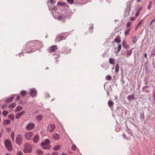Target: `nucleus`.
<instances>
[{"label": "nucleus", "mask_w": 155, "mask_h": 155, "mask_svg": "<svg viewBox=\"0 0 155 155\" xmlns=\"http://www.w3.org/2000/svg\"><path fill=\"white\" fill-rule=\"evenodd\" d=\"M32 46V47H35V49L41 48L42 44L41 42L38 41H33L28 42L27 43V48L28 49V47Z\"/></svg>", "instance_id": "f257e3e1"}, {"label": "nucleus", "mask_w": 155, "mask_h": 155, "mask_svg": "<svg viewBox=\"0 0 155 155\" xmlns=\"http://www.w3.org/2000/svg\"><path fill=\"white\" fill-rule=\"evenodd\" d=\"M50 143V140H49L46 139L45 140V142L41 143V146L44 149H49L51 148Z\"/></svg>", "instance_id": "f03ea898"}, {"label": "nucleus", "mask_w": 155, "mask_h": 155, "mask_svg": "<svg viewBox=\"0 0 155 155\" xmlns=\"http://www.w3.org/2000/svg\"><path fill=\"white\" fill-rule=\"evenodd\" d=\"M33 146L28 143H26L24 146V152L25 153H29L31 152L32 150Z\"/></svg>", "instance_id": "7ed1b4c3"}, {"label": "nucleus", "mask_w": 155, "mask_h": 155, "mask_svg": "<svg viewBox=\"0 0 155 155\" xmlns=\"http://www.w3.org/2000/svg\"><path fill=\"white\" fill-rule=\"evenodd\" d=\"M5 147L7 150L8 151H11L12 150V146L10 140H6L4 141Z\"/></svg>", "instance_id": "20e7f679"}, {"label": "nucleus", "mask_w": 155, "mask_h": 155, "mask_svg": "<svg viewBox=\"0 0 155 155\" xmlns=\"http://www.w3.org/2000/svg\"><path fill=\"white\" fill-rule=\"evenodd\" d=\"M23 140V137L21 135H17L16 137V143L18 145L22 143Z\"/></svg>", "instance_id": "39448f33"}, {"label": "nucleus", "mask_w": 155, "mask_h": 155, "mask_svg": "<svg viewBox=\"0 0 155 155\" xmlns=\"http://www.w3.org/2000/svg\"><path fill=\"white\" fill-rule=\"evenodd\" d=\"M58 48L57 46L56 45L52 46L50 47L48 49V51L51 53L53 52L54 53V52H56Z\"/></svg>", "instance_id": "423d86ee"}, {"label": "nucleus", "mask_w": 155, "mask_h": 155, "mask_svg": "<svg viewBox=\"0 0 155 155\" xmlns=\"http://www.w3.org/2000/svg\"><path fill=\"white\" fill-rule=\"evenodd\" d=\"M37 91L35 89L32 88L30 90L29 94L32 97H35L37 95Z\"/></svg>", "instance_id": "0eeeda50"}, {"label": "nucleus", "mask_w": 155, "mask_h": 155, "mask_svg": "<svg viewBox=\"0 0 155 155\" xmlns=\"http://www.w3.org/2000/svg\"><path fill=\"white\" fill-rule=\"evenodd\" d=\"M27 45V44H26V45L25 46V48H26V50L25 51H26V53H29L31 52H34L35 51V49L34 48H33V49L32 48V46H30V47H28V48H27V47H26Z\"/></svg>", "instance_id": "6e6552de"}, {"label": "nucleus", "mask_w": 155, "mask_h": 155, "mask_svg": "<svg viewBox=\"0 0 155 155\" xmlns=\"http://www.w3.org/2000/svg\"><path fill=\"white\" fill-rule=\"evenodd\" d=\"M25 137L27 140H30L32 136V134L31 132H28L25 134Z\"/></svg>", "instance_id": "1a4fd4ad"}, {"label": "nucleus", "mask_w": 155, "mask_h": 155, "mask_svg": "<svg viewBox=\"0 0 155 155\" xmlns=\"http://www.w3.org/2000/svg\"><path fill=\"white\" fill-rule=\"evenodd\" d=\"M25 113V112L24 111H22L21 112L19 113H18L16 116V118L17 119H18L22 116L23 114H24Z\"/></svg>", "instance_id": "9d476101"}, {"label": "nucleus", "mask_w": 155, "mask_h": 155, "mask_svg": "<svg viewBox=\"0 0 155 155\" xmlns=\"http://www.w3.org/2000/svg\"><path fill=\"white\" fill-rule=\"evenodd\" d=\"M127 98L129 101H130L135 99V95L134 94H133L131 95L128 96Z\"/></svg>", "instance_id": "9b49d317"}, {"label": "nucleus", "mask_w": 155, "mask_h": 155, "mask_svg": "<svg viewBox=\"0 0 155 155\" xmlns=\"http://www.w3.org/2000/svg\"><path fill=\"white\" fill-rule=\"evenodd\" d=\"M60 136L57 133H55L53 134L52 138L55 140H58L60 138Z\"/></svg>", "instance_id": "f8f14e48"}, {"label": "nucleus", "mask_w": 155, "mask_h": 155, "mask_svg": "<svg viewBox=\"0 0 155 155\" xmlns=\"http://www.w3.org/2000/svg\"><path fill=\"white\" fill-rule=\"evenodd\" d=\"M150 28L153 29L155 27V19L153 20L151 22L150 24Z\"/></svg>", "instance_id": "ddd939ff"}, {"label": "nucleus", "mask_w": 155, "mask_h": 155, "mask_svg": "<svg viewBox=\"0 0 155 155\" xmlns=\"http://www.w3.org/2000/svg\"><path fill=\"white\" fill-rule=\"evenodd\" d=\"M120 36H117L114 40V42H117L118 43H119L120 41Z\"/></svg>", "instance_id": "4468645a"}, {"label": "nucleus", "mask_w": 155, "mask_h": 155, "mask_svg": "<svg viewBox=\"0 0 155 155\" xmlns=\"http://www.w3.org/2000/svg\"><path fill=\"white\" fill-rule=\"evenodd\" d=\"M39 139V136L37 135L35 136L33 139V142L34 143H36L38 142Z\"/></svg>", "instance_id": "2eb2a0df"}, {"label": "nucleus", "mask_w": 155, "mask_h": 155, "mask_svg": "<svg viewBox=\"0 0 155 155\" xmlns=\"http://www.w3.org/2000/svg\"><path fill=\"white\" fill-rule=\"evenodd\" d=\"M123 46L126 49H128L129 48V45L126 44V42L124 41L123 42Z\"/></svg>", "instance_id": "dca6fc26"}, {"label": "nucleus", "mask_w": 155, "mask_h": 155, "mask_svg": "<svg viewBox=\"0 0 155 155\" xmlns=\"http://www.w3.org/2000/svg\"><path fill=\"white\" fill-rule=\"evenodd\" d=\"M55 128V127H48L47 128L48 130L50 132L53 131Z\"/></svg>", "instance_id": "f3484780"}, {"label": "nucleus", "mask_w": 155, "mask_h": 155, "mask_svg": "<svg viewBox=\"0 0 155 155\" xmlns=\"http://www.w3.org/2000/svg\"><path fill=\"white\" fill-rule=\"evenodd\" d=\"M20 94L21 96L24 97L28 94V92L26 91H22L21 92Z\"/></svg>", "instance_id": "a211bd4d"}, {"label": "nucleus", "mask_w": 155, "mask_h": 155, "mask_svg": "<svg viewBox=\"0 0 155 155\" xmlns=\"http://www.w3.org/2000/svg\"><path fill=\"white\" fill-rule=\"evenodd\" d=\"M16 105V104L15 103H12L11 105H9L8 107L11 109H12L13 108L15 107Z\"/></svg>", "instance_id": "6ab92c4d"}, {"label": "nucleus", "mask_w": 155, "mask_h": 155, "mask_svg": "<svg viewBox=\"0 0 155 155\" xmlns=\"http://www.w3.org/2000/svg\"><path fill=\"white\" fill-rule=\"evenodd\" d=\"M36 153H37V154L40 155H42L43 154V153L42 151V150L40 149H38L37 150Z\"/></svg>", "instance_id": "aec40b11"}, {"label": "nucleus", "mask_w": 155, "mask_h": 155, "mask_svg": "<svg viewBox=\"0 0 155 155\" xmlns=\"http://www.w3.org/2000/svg\"><path fill=\"white\" fill-rule=\"evenodd\" d=\"M108 105L110 107L114 106V103L110 100L109 101L108 103Z\"/></svg>", "instance_id": "412c9836"}, {"label": "nucleus", "mask_w": 155, "mask_h": 155, "mask_svg": "<svg viewBox=\"0 0 155 155\" xmlns=\"http://www.w3.org/2000/svg\"><path fill=\"white\" fill-rule=\"evenodd\" d=\"M13 97H11L10 98L7 99L5 100V102L7 103H9L13 100Z\"/></svg>", "instance_id": "4be33fe9"}, {"label": "nucleus", "mask_w": 155, "mask_h": 155, "mask_svg": "<svg viewBox=\"0 0 155 155\" xmlns=\"http://www.w3.org/2000/svg\"><path fill=\"white\" fill-rule=\"evenodd\" d=\"M22 109V107L21 106H18L15 109V111L16 112H19Z\"/></svg>", "instance_id": "5701e85b"}, {"label": "nucleus", "mask_w": 155, "mask_h": 155, "mask_svg": "<svg viewBox=\"0 0 155 155\" xmlns=\"http://www.w3.org/2000/svg\"><path fill=\"white\" fill-rule=\"evenodd\" d=\"M10 123V121L9 120H5L4 121L3 123V125H6L9 124Z\"/></svg>", "instance_id": "b1692460"}, {"label": "nucleus", "mask_w": 155, "mask_h": 155, "mask_svg": "<svg viewBox=\"0 0 155 155\" xmlns=\"http://www.w3.org/2000/svg\"><path fill=\"white\" fill-rule=\"evenodd\" d=\"M43 117L42 115H38L36 117V119L37 120L40 121L42 120Z\"/></svg>", "instance_id": "393cba45"}, {"label": "nucleus", "mask_w": 155, "mask_h": 155, "mask_svg": "<svg viewBox=\"0 0 155 155\" xmlns=\"http://www.w3.org/2000/svg\"><path fill=\"white\" fill-rule=\"evenodd\" d=\"M61 147V146L60 145H56L54 147L53 149L55 150H58Z\"/></svg>", "instance_id": "a878e982"}, {"label": "nucleus", "mask_w": 155, "mask_h": 155, "mask_svg": "<svg viewBox=\"0 0 155 155\" xmlns=\"http://www.w3.org/2000/svg\"><path fill=\"white\" fill-rule=\"evenodd\" d=\"M15 133L14 131H12L11 134V138L13 140H14Z\"/></svg>", "instance_id": "bb28decb"}, {"label": "nucleus", "mask_w": 155, "mask_h": 155, "mask_svg": "<svg viewBox=\"0 0 155 155\" xmlns=\"http://www.w3.org/2000/svg\"><path fill=\"white\" fill-rule=\"evenodd\" d=\"M114 59L112 58L109 59L110 63L111 64H113L114 63Z\"/></svg>", "instance_id": "cd10ccee"}, {"label": "nucleus", "mask_w": 155, "mask_h": 155, "mask_svg": "<svg viewBox=\"0 0 155 155\" xmlns=\"http://www.w3.org/2000/svg\"><path fill=\"white\" fill-rule=\"evenodd\" d=\"M127 54L126 56L129 57L132 54V52L131 51H127L126 52Z\"/></svg>", "instance_id": "c85d7f7f"}, {"label": "nucleus", "mask_w": 155, "mask_h": 155, "mask_svg": "<svg viewBox=\"0 0 155 155\" xmlns=\"http://www.w3.org/2000/svg\"><path fill=\"white\" fill-rule=\"evenodd\" d=\"M8 117L11 120H13L14 119V116L12 115H9L8 116Z\"/></svg>", "instance_id": "c756f323"}, {"label": "nucleus", "mask_w": 155, "mask_h": 155, "mask_svg": "<svg viewBox=\"0 0 155 155\" xmlns=\"http://www.w3.org/2000/svg\"><path fill=\"white\" fill-rule=\"evenodd\" d=\"M119 66L118 64H117L115 67V70L117 72L119 71Z\"/></svg>", "instance_id": "7c9ffc66"}, {"label": "nucleus", "mask_w": 155, "mask_h": 155, "mask_svg": "<svg viewBox=\"0 0 155 155\" xmlns=\"http://www.w3.org/2000/svg\"><path fill=\"white\" fill-rule=\"evenodd\" d=\"M118 50L117 51V53L119 52L121 49V46L120 44L117 47Z\"/></svg>", "instance_id": "2f4dec72"}, {"label": "nucleus", "mask_w": 155, "mask_h": 155, "mask_svg": "<svg viewBox=\"0 0 155 155\" xmlns=\"http://www.w3.org/2000/svg\"><path fill=\"white\" fill-rule=\"evenodd\" d=\"M106 79L107 80L110 81L111 80L112 77L111 76L108 75L106 77Z\"/></svg>", "instance_id": "473e14b6"}, {"label": "nucleus", "mask_w": 155, "mask_h": 155, "mask_svg": "<svg viewBox=\"0 0 155 155\" xmlns=\"http://www.w3.org/2000/svg\"><path fill=\"white\" fill-rule=\"evenodd\" d=\"M26 128L29 130H31L34 128V127H26Z\"/></svg>", "instance_id": "72a5a7b5"}, {"label": "nucleus", "mask_w": 155, "mask_h": 155, "mask_svg": "<svg viewBox=\"0 0 155 155\" xmlns=\"http://www.w3.org/2000/svg\"><path fill=\"white\" fill-rule=\"evenodd\" d=\"M130 29H129L127 30L125 32V35H128L129 34V32H130Z\"/></svg>", "instance_id": "f704fd0d"}, {"label": "nucleus", "mask_w": 155, "mask_h": 155, "mask_svg": "<svg viewBox=\"0 0 155 155\" xmlns=\"http://www.w3.org/2000/svg\"><path fill=\"white\" fill-rule=\"evenodd\" d=\"M8 114V112L6 111H4L3 112L2 114L4 116H6Z\"/></svg>", "instance_id": "c9c22d12"}, {"label": "nucleus", "mask_w": 155, "mask_h": 155, "mask_svg": "<svg viewBox=\"0 0 155 155\" xmlns=\"http://www.w3.org/2000/svg\"><path fill=\"white\" fill-rule=\"evenodd\" d=\"M58 38L61 39V40H63V39H65V38H64V36H63L62 35H61V36H58L57 37V39H58Z\"/></svg>", "instance_id": "e433bc0d"}, {"label": "nucleus", "mask_w": 155, "mask_h": 155, "mask_svg": "<svg viewBox=\"0 0 155 155\" xmlns=\"http://www.w3.org/2000/svg\"><path fill=\"white\" fill-rule=\"evenodd\" d=\"M72 149L73 150H75L76 148V146L74 145L73 144L71 147Z\"/></svg>", "instance_id": "4c0bfd02"}, {"label": "nucleus", "mask_w": 155, "mask_h": 155, "mask_svg": "<svg viewBox=\"0 0 155 155\" xmlns=\"http://www.w3.org/2000/svg\"><path fill=\"white\" fill-rule=\"evenodd\" d=\"M48 1L52 4H54L55 3V0H48Z\"/></svg>", "instance_id": "58836bf2"}, {"label": "nucleus", "mask_w": 155, "mask_h": 155, "mask_svg": "<svg viewBox=\"0 0 155 155\" xmlns=\"http://www.w3.org/2000/svg\"><path fill=\"white\" fill-rule=\"evenodd\" d=\"M58 152H54L51 154L50 155H58Z\"/></svg>", "instance_id": "ea45409f"}, {"label": "nucleus", "mask_w": 155, "mask_h": 155, "mask_svg": "<svg viewBox=\"0 0 155 155\" xmlns=\"http://www.w3.org/2000/svg\"><path fill=\"white\" fill-rule=\"evenodd\" d=\"M131 24L132 23L131 22H128L127 24V28H128V27H130L131 25Z\"/></svg>", "instance_id": "a19ab883"}, {"label": "nucleus", "mask_w": 155, "mask_h": 155, "mask_svg": "<svg viewBox=\"0 0 155 155\" xmlns=\"http://www.w3.org/2000/svg\"><path fill=\"white\" fill-rule=\"evenodd\" d=\"M67 1L70 4H71L74 2V0H67Z\"/></svg>", "instance_id": "79ce46f5"}, {"label": "nucleus", "mask_w": 155, "mask_h": 155, "mask_svg": "<svg viewBox=\"0 0 155 155\" xmlns=\"http://www.w3.org/2000/svg\"><path fill=\"white\" fill-rule=\"evenodd\" d=\"M141 23H142V21H141L138 24V25H137L136 26V28H135V30H137V28H138V27H139V26H140V25L141 24Z\"/></svg>", "instance_id": "37998d69"}, {"label": "nucleus", "mask_w": 155, "mask_h": 155, "mask_svg": "<svg viewBox=\"0 0 155 155\" xmlns=\"http://www.w3.org/2000/svg\"><path fill=\"white\" fill-rule=\"evenodd\" d=\"M35 125L33 123H30L28 124L27 126H35Z\"/></svg>", "instance_id": "c03bdc74"}, {"label": "nucleus", "mask_w": 155, "mask_h": 155, "mask_svg": "<svg viewBox=\"0 0 155 155\" xmlns=\"http://www.w3.org/2000/svg\"><path fill=\"white\" fill-rule=\"evenodd\" d=\"M17 155H23L21 152L19 151L17 153Z\"/></svg>", "instance_id": "a18cd8bd"}, {"label": "nucleus", "mask_w": 155, "mask_h": 155, "mask_svg": "<svg viewBox=\"0 0 155 155\" xmlns=\"http://www.w3.org/2000/svg\"><path fill=\"white\" fill-rule=\"evenodd\" d=\"M151 2H150V5H149L148 6V9H149V10H150V8H151Z\"/></svg>", "instance_id": "49530a36"}, {"label": "nucleus", "mask_w": 155, "mask_h": 155, "mask_svg": "<svg viewBox=\"0 0 155 155\" xmlns=\"http://www.w3.org/2000/svg\"><path fill=\"white\" fill-rule=\"evenodd\" d=\"M20 98V97L19 96H17L16 98V101H17L19 100Z\"/></svg>", "instance_id": "de8ad7c7"}, {"label": "nucleus", "mask_w": 155, "mask_h": 155, "mask_svg": "<svg viewBox=\"0 0 155 155\" xmlns=\"http://www.w3.org/2000/svg\"><path fill=\"white\" fill-rule=\"evenodd\" d=\"M140 14V12H139V11H138L137 12V13H136V16L137 17Z\"/></svg>", "instance_id": "09e8293b"}, {"label": "nucleus", "mask_w": 155, "mask_h": 155, "mask_svg": "<svg viewBox=\"0 0 155 155\" xmlns=\"http://www.w3.org/2000/svg\"><path fill=\"white\" fill-rule=\"evenodd\" d=\"M6 105H3L2 106V108L3 109H4L6 107Z\"/></svg>", "instance_id": "8fccbe9b"}, {"label": "nucleus", "mask_w": 155, "mask_h": 155, "mask_svg": "<svg viewBox=\"0 0 155 155\" xmlns=\"http://www.w3.org/2000/svg\"><path fill=\"white\" fill-rule=\"evenodd\" d=\"M135 18H134V17H132V18H131L130 20H131V21H133V20H135Z\"/></svg>", "instance_id": "3c124183"}, {"label": "nucleus", "mask_w": 155, "mask_h": 155, "mask_svg": "<svg viewBox=\"0 0 155 155\" xmlns=\"http://www.w3.org/2000/svg\"><path fill=\"white\" fill-rule=\"evenodd\" d=\"M7 130L8 132H9L10 131L11 129H10L9 128H7Z\"/></svg>", "instance_id": "603ef678"}, {"label": "nucleus", "mask_w": 155, "mask_h": 155, "mask_svg": "<svg viewBox=\"0 0 155 155\" xmlns=\"http://www.w3.org/2000/svg\"><path fill=\"white\" fill-rule=\"evenodd\" d=\"M144 57L146 58H147V54L146 53H145L144 54Z\"/></svg>", "instance_id": "864d4df0"}, {"label": "nucleus", "mask_w": 155, "mask_h": 155, "mask_svg": "<svg viewBox=\"0 0 155 155\" xmlns=\"http://www.w3.org/2000/svg\"><path fill=\"white\" fill-rule=\"evenodd\" d=\"M142 0H137V2H140Z\"/></svg>", "instance_id": "5fc2aeb1"}, {"label": "nucleus", "mask_w": 155, "mask_h": 155, "mask_svg": "<svg viewBox=\"0 0 155 155\" xmlns=\"http://www.w3.org/2000/svg\"><path fill=\"white\" fill-rule=\"evenodd\" d=\"M59 55L58 54H57V56H56L55 58H58V57H59Z\"/></svg>", "instance_id": "6e6d98bb"}, {"label": "nucleus", "mask_w": 155, "mask_h": 155, "mask_svg": "<svg viewBox=\"0 0 155 155\" xmlns=\"http://www.w3.org/2000/svg\"><path fill=\"white\" fill-rule=\"evenodd\" d=\"M61 155H67L65 153H63L61 154Z\"/></svg>", "instance_id": "4d7b16f0"}, {"label": "nucleus", "mask_w": 155, "mask_h": 155, "mask_svg": "<svg viewBox=\"0 0 155 155\" xmlns=\"http://www.w3.org/2000/svg\"><path fill=\"white\" fill-rule=\"evenodd\" d=\"M142 8L140 7V8H139V9L138 10V11H140V10L141 9H142Z\"/></svg>", "instance_id": "13d9d810"}, {"label": "nucleus", "mask_w": 155, "mask_h": 155, "mask_svg": "<svg viewBox=\"0 0 155 155\" xmlns=\"http://www.w3.org/2000/svg\"><path fill=\"white\" fill-rule=\"evenodd\" d=\"M133 42L134 43H136V41H135L134 40L133 41Z\"/></svg>", "instance_id": "bf43d9fd"}, {"label": "nucleus", "mask_w": 155, "mask_h": 155, "mask_svg": "<svg viewBox=\"0 0 155 155\" xmlns=\"http://www.w3.org/2000/svg\"><path fill=\"white\" fill-rule=\"evenodd\" d=\"M6 155H10L9 153H7L6 154Z\"/></svg>", "instance_id": "052dcab7"}, {"label": "nucleus", "mask_w": 155, "mask_h": 155, "mask_svg": "<svg viewBox=\"0 0 155 155\" xmlns=\"http://www.w3.org/2000/svg\"><path fill=\"white\" fill-rule=\"evenodd\" d=\"M2 136L1 134L0 133V138Z\"/></svg>", "instance_id": "680f3d73"}, {"label": "nucleus", "mask_w": 155, "mask_h": 155, "mask_svg": "<svg viewBox=\"0 0 155 155\" xmlns=\"http://www.w3.org/2000/svg\"><path fill=\"white\" fill-rule=\"evenodd\" d=\"M46 69H48V68H46Z\"/></svg>", "instance_id": "e2e57ef3"}]
</instances>
